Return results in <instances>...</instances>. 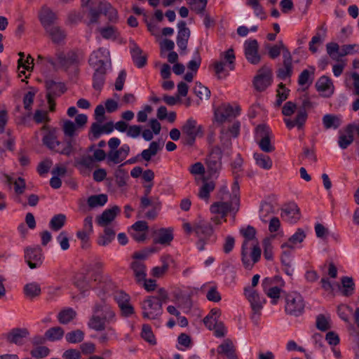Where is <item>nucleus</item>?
Wrapping results in <instances>:
<instances>
[{
  "mask_svg": "<svg viewBox=\"0 0 359 359\" xmlns=\"http://www.w3.org/2000/svg\"><path fill=\"white\" fill-rule=\"evenodd\" d=\"M182 229L188 235L195 234L197 238L196 247L201 251L205 249L206 245L215 242L217 239L213 227L201 217L192 222L183 219Z\"/></svg>",
  "mask_w": 359,
  "mask_h": 359,
  "instance_id": "f257e3e1",
  "label": "nucleus"
},
{
  "mask_svg": "<svg viewBox=\"0 0 359 359\" xmlns=\"http://www.w3.org/2000/svg\"><path fill=\"white\" fill-rule=\"evenodd\" d=\"M240 187L237 181L231 186V194H229L226 188L222 189L219 192L220 201L214 203L210 206L212 214L220 215L225 218L228 213L236 215L239 208Z\"/></svg>",
  "mask_w": 359,
  "mask_h": 359,
  "instance_id": "f03ea898",
  "label": "nucleus"
},
{
  "mask_svg": "<svg viewBox=\"0 0 359 359\" xmlns=\"http://www.w3.org/2000/svg\"><path fill=\"white\" fill-rule=\"evenodd\" d=\"M95 314L90 318L88 325L97 331L104 330L107 323L114 319L115 314L111 308L106 304H99L95 307Z\"/></svg>",
  "mask_w": 359,
  "mask_h": 359,
  "instance_id": "7ed1b4c3",
  "label": "nucleus"
},
{
  "mask_svg": "<svg viewBox=\"0 0 359 359\" xmlns=\"http://www.w3.org/2000/svg\"><path fill=\"white\" fill-rule=\"evenodd\" d=\"M306 236V231L302 229H298L287 240L281 245L283 255L281 257L282 263L287 266H291L292 250L302 248V243Z\"/></svg>",
  "mask_w": 359,
  "mask_h": 359,
  "instance_id": "20e7f679",
  "label": "nucleus"
},
{
  "mask_svg": "<svg viewBox=\"0 0 359 359\" xmlns=\"http://www.w3.org/2000/svg\"><path fill=\"white\" fill-rule=\"evenodd\" d=\"M297 112V116L294 119L290 118H285L284 121L289 129L295 126L301 128L304 124L306 118L307 114L304 108H297L295 103L289 101L287 102L282 109V113L285 116H290Z\"/></svg>",
  "mask_w": 359,
  "mask_h": 359,
  "instance_id": "39448f33",
  "label": "nucleus"
},
{
  "mask_svg": "<svg viewBox=\"0 0 359 359\" xmlns=\"http://www.w3.org/2000/svg\"><path fill=\"white\" fill-rule=\"evenodd\" d=\"M322 287L329 292L334 293L337 290L344 296H351L355 290V284L353 279L344 276L341 279L340 285H335L334 282L330 281L326 278L321 279Z\"/></svg>",
  "mask_w": 359,
  "mask_h": 359,
  "instance_id": "423d86ee",
  "label": "nucleus"
},
{
  "mask_svg": "<svg viewBox=\"0 0 359 359\" xmlns=\"http://www.w3.org/2000/svg\"><path fill=\"white\" fill-rule=\"evenodd\" d=\"M244 295L249 302L252 310L251 318L252 320L257 322L266 300L252 287H245L244 288Z\"/></svg>",
  "mask_w": 359,
  "mask_h": 359,
  "instance_id": "0eeeda50",
  "label": "nucleus"
},
{
  "mask_svg": "<svg viewBox=\"0 0 359 359\" xmlns=\"http://www.w3.org/2000/svg\"><path fill=\"white\" fill-rule=\"evenodd\" d=\"M54 60H50V63L53 66H80L82 65V56L74 51H57L53 56Z\"/></svg>",
  "mask_w": 359,
  "mask_h": 359,
  "instance_id": "6e6552de",
  "label": "nucleus"
},
{
  "mask_svg": "<svg viewBox=\"0 0 359 359\" xmlns=\"http://www.w3.org/2000/svg\"><path fill=\"white\" fill-rule=\"evenodd\" d=\"M305 304L302 296L296 292L289 293L285 299V311L295 316L301 315L304 309Z\"/></svg>",
  "mask_w": 359,
  "mask_h": 359,
  "instance_id": "1a4fd4ad",
  "label": "nucleus"
},
{
  "mask_svg": "<svg viewBox=\"0 0 359 359\" xmlns=\"http://www.w3.org/2000/svg\"><path fill=\"white\" fill-rule=\"evenodd\" d=\"M143 317L150 320L156 319L163 312L161 303L156 297H148L142 304Z\"/></svg>",
  "mask_w": 359,
  "mask_h": 359,
  "instance_id": "9d476101",
  "label": "nucleus"
},
{
  "mask_svg": "<svg viewBox=\"0 0 359 359\" xmlns=\"http://www.w3.org/2000/svg\"><path fill=\"white\" fill-rule=\"evenodd\" d=\"M241 257L245 267L251 269L261 257V249L259 245L242 246Z\"/></svg>",
  "mask_w": 359,
  "mask_h": 359,
  "instance_id": "9b49d317",
  "label": "nucleus"
},
{
  "mask_svg": "<svg viewBox=\"0 0 359 359\" xmlns=\"http://www.w3.org/2000/svg\"><path fill=\"white\" fill-rule=\"evenodd\" d=\"M221 158V149L219 147L212 149L206 158L208 172L210 177H217V173L222 167Z\"/></svg>",
  "mask_w": 359,
  "mask_h": 359,
  "instance_id": "f8f14e48",
  "label": "nucleus"
},
{
  "mask_svg": "<svg viewBox=\"0 0 359 359\" xmlns=\"http://www.w3.org/2000/svg\"><path fill=\"white\" fill-rule=\"evenodd\" d=\"M255 140L262 151L271 152L273 150L270 142V129L268 126L261 125L256 128Z\"/></svg>",
  "mask_w": 359,
  "mask_h": 359,
  "instance_id": "ddd939ff",
  "label": "nucleus"
},
{
  "mask_svg": "<svg viewBox=\"0 0 359 359\" xmlns=\"http://www.w3.org/2000/svg\"><path fill=\"white\" fill-rule=\"evenodd\" d=\"M90 65L97 67L111 66L109 51L106 48H100L93 52L89 58Z\"/></svg>",
  "mask_w": 359,
  "mask_h": 359,
  "instance_id": "4468645a",
  "label": "nucleus"
},
{
  "mask_svg": "<svg viewBox=\"0 0 359 359\" xmlns=\"http://www.w3.org/2000/svg\"><path fill=\"white\" fill-rule=\"evenodd\" d=\"M244 52L246 59L252 64L257 65L260 60L258 53V42L256 39L246 40L244 43Z\"/></svg>",
  "mask_w": 359,
  "mask_h": 359,
  "instance_id": "2eb2a0df",
  "label": "nucleus"
},
{
  "mask_svg": "<svg viewBox=\"0 0 359 359\" xmlns=\"http://www.w3.org/2000/svg\"><path fill=\"white\" fill-rule=\"evenodd\" d=\"M114 299L123 316L128 317L133 314L134 309L130 304V298L128 294L123 291H116L114 293Z\"/></svg>",
  "mask_w": 359,
  "mask_h": 359,
  "instance_id": "dca6fc26",
  "label": "nucleus"
},
{
  "mask_svg": "<svg viewBox=\"0 0 359 359\" xmlns=\"http://www.w3.org/2000/svg\"><path fill=\"white\" fill-rule=\"evenodd\" d=\"M25 257L31 269L40 266L43 262V255L40 248H29L25 250Z\"/></svg>",
  "mask_w": 359,
  "mask_h": 359,
  "instance_id": "f3484780",
  "label": "nucleus"
},
{
  "mask_svg": "<svg viewBox=\"0 0 359 359\" xmlns=\"http://www.w3.org/2000/svg\"><path fill=\"white\" fill-rule=\"evenodd\" d=\"M238 114V108L233 107L228 103L222 104L215 111V119L218 123H222L228 118L236 116Z\"/></svg>",
  "mask_w": 359,
  "mask_h": 359,
  "instance_id": "a211bd4d",
  "label": "nucleus"
},
{
  "mask_svg": "<svg viewBox=\"0 0 359 359\" xmlns=\"http://www.w3.org/2000/svg\"><path fill=\"white\" fill-rule=\"evenodd\" d=\"M171 70L187 82L192 81L197 74V69H161V75L162 78H168L171 74Z\"/></svg>",
  "mask_w": 359,
  "mask_h": 359,
  "instance_id": "6ab92c4d",
  "label": "nucleus"
},
{
  "mask_svg": "<svg viewBox=\"0 0 359 359\" xmlns=\"http://www.w3.org/2000/svg\"><path fill=\"white\" fill-rule=\"evenodd\" d=\"M182 133L192 141L203 134L202 126L198 125L196 121L193 118L188 119L183 125Z\"/></svg>",
  "mask_w": 359,
  "mask_h": 359,
  "instance_id": "aec40b11",
  "label": "nucleus"
},
{
  "mask_svg": "<svg viewBox=\"0 0 359 359\" xmlns=\"http://www.w3.org/2000/svg\"><path fill=\"white\" fill-rule=\"evenodd\" d=\"M271 83L272 74L270 71L259 72L253 80L254 87L258 91L264 90Z\"/></svg>",
  "mask_w": 359,
  "mask_h": 359,
  "instance_id": "412c9836",
  "label": "nucleus"
},
{
  "mask_svg": "<svg viewBox=\"0 0 359 359\" xmlns=\"http://www.w3.org/2000/svg\"><path fill=\"white\" fill-rule=\"evenodd\" d=\"M177 27L178 32L177 36V45L181 50L184 51L186 50L187 48V43L191 32L189 29L187 27L184 21L179 22Z\"/></svg>",
  "mask_w": 359,
  "mask_h": 359,
  "instance_id": "4be33fe9",
  "label": "nucleus"
},
{
  "mask_svg": "<svg viewBox=\"0 0 359 359\" xmlns=\"http://www.w3.org/2000/svg\"><path fill=\"white\" fill-rule=\"evenodd\" d=\"M281 216L289 223H296L300 218L299 208L296 203H289L283 208Z\"/></svg>",
  "mask_w": 359,
  "mask_h": 359,
  "instance_id": "5701e85b",
  "label": "nucleus"
},
{
  "mask_svg": "<svg viewBox=\"0 0 359 359\" xmlns=\"http://www.w3.org/2000/svg\"><path fill=\"white\" fill-rule=\"evenodd\" d=\"M318 93L325 97H329L334 93V85L328 77L321 76L316 83Z\"/></svg>",
  "mask_w": 359,
  "mask_h": 359,
  "instance_id": "b1692460",
  "label": "nucleus"
},
{
  "mask_svg": "<svg viewBox=\"0 0 359 359\" xmlns=\"http://www.w3.org/2000/svg\"><path fill=\"white\" fill-rule=\"evenodd\" d=\"M271 283V278H264L262 281L263 290L271 299V304H276L280 297L281 289L278 286H272Z\"/></svg>",
  "mask_w": 359,
  "mask_h": 359,
  "instance_id": "393cba45",
  "label": "nucleus"
},
{
  "mask_svg": "<svg viewBox=\"0 0 359 359\" xmlns=\"http://www.w3.org/2000/svg\"><path fill=\"white\" fill-rule=\"evenodd\" d=\"M39 20L45 28V29H48L52 27V25L57 20L56 14L48 7L43 6L39 12Z\"/></svg>",
  "mask_w": 359,
  "mask_h": 359,
  "instance_id": "a878e982",
  "label": "nucleus"
},
{
  "mask_svg": "<svg viewBox=\"0 0 359 359\" xmlns=\"http://www.w3.org/2000/svg\"><path fill=\"white\" fill-rule=\"evenodd\" d=\"M129 151L128 144H123L118 150L111 151L108 154V163L118 164L122 162L128 155Z\"/></svg>",
  "mask_w": 359,
  "mask_h": 359,
  "instance_id": "bb28decb",
  "label": "nucleus"
},
{
  "mask_svg": "<svg viewBox=\"0 0 359 359\" xmlns=\"http://www.w3.org/2000/svg\"><path fill=\"white\" fill-rule=\"evenodd\" d=\"M120 212L118 206H114L111 208L105 210L100 216L97 217V222L100 226H105L110 224Z\"/></svg>",
  "mask_w": 359,
  "mask_h": 359,
  "instance_id": "cd10ccee",
  "label": "nucleus"
},
{
  "mask_svg": "<svg viewBox=\"0 0 359 359\" xmlns=\"http://www.w3.org/2000/svg\"><path fill=\"white\" fill-rule=\"evenodd\" d=\"M240 233L243 237L242 246L259 245L256 238V231L252 226H248L240 229Z\"/></svg>",
  "mask_w": 359,
  "mask_h": 359,
  "instance_id": "c85d7f7f",
  "label": "nucleus"
},
{
  "mask_svg": "<svg viewBox=\"0 0 359 359\" xmlns=\"http://www.w3.org/2000/svg\"><path fill=\"white\" fill-rule=\"evenodd\" d=\"M172 258L170 255H163L161 258L162 265L161 266H155L151 271L152 276L156 278L162 277L168 270L170 264L172 262Z\"/></svg>",
  "mask_w": 359,
  "mask_h": 359,
  "instance_id": "c756f323",
  "label": "nucleus"
},
{
  "mask_svg": "<svg viewBox=\"0 0 359 359\" xmlns=\"http://www.w3.org/2000/svg\"><path fill=\"white\" fill-rule=\"evenodd\" d=\"M172 229H161L156 232L154 241L161 245H169L173 239Z\"/></svg>",
  "mask_w": 359,
  "mask_h": 359,
  "instance_id": "7c9ffc66",
  "label": "nucleus"
},
{
  "mask_svg": "<svg viewBox=\"0 0 359 359\" xmlns=\"http://www.w3.org/2000/svg\"><path fill=\"white\" fill-rule=\"evenodd\" d=\"M236 56L232 48H229L226 51L220 54L219 60L216 62L215 67H224L225 66L234 65Z\"/></svg>",
  "mask_w": 359,
  "mask_h": 359,
  "instance_id": "2f4dec72",
  "label": "nucleus"
},
{
  "mask_svg": "<svg viewBox=\"0 0 359 359\" xmlns=\"http://www.w3.org/2000/svg\"><path fill=\"white\" fill-rule=\"evenodd\" d=\"M353 128L351 126H348L345 130L339 131L338 143L341 149H344L347 148L353 142Z\"/></svg>",
  "mask_w": 359,
  "mask_h": 359,
  "instance_id": "473e14b6",
  "label": "nucleus"
},
{
  "mask_svg": "<svg viewBox=\"0 0 359 359\" xmlns=\"http://www.w3.org/2000/svg\"><path fill=\"white\" fill-rule=\"evenodd\" d=\"M27 334V331L24 329L13 330L8 334L7 339L11 343L21 345L24 343Z\"/></svg>",
  "mask_w": 359,
  "mask_h": 359,
  "instance_id": "72a5a7b5",
  "label": "nucleus"
},
{
  "mask_svg": "<svg viewBox=\"0 0 359 359\" xmlns=\"http://www.w3.org/2000/svg\"><path fill=\"white\" fill-rule=\"evenodd\" d=\"M323 124L326 129H337L341 123V117L334 114H325L323 117Z\"/></svg>",
  "mask_w": 359,
  "mask_h": 359,
  "instance_id": "f704fd0d",
  "label": "nucleus"
},
{
  "mask_svg": "<svg viewBox=\"0 0 359 359\" xmlns=\"http://www.w3.org/2000/svg\"><path fill=\"white\" fill-rule=\"evenodd\" d=\"M202 289L206 290V298L209 301L219 302L222 299L221 294L217 290V287L215 284H204Z\"/></svg>",
  "mask_w": 359,
  "mask_h": 359,
  "instance_id": "c9c22d12",
  "label": "nucleus"
},
{
  "mask_svg": "<svg viewBox=\"0 0 359 359\" xmlns=\"http://www.w3.org/2000/svg\"><path fill=\"white\" fill-rule=\"evenodd\" d=\"M149 126L151 130L149 129H145L142 131V137L146 141H150L153 139L154 135H158L161 131V124L156 119H151L149 121Z\"/></svg>",
  "mask_w": 359,
  "mask_h": 359,
  "instance_id": "e433bc0d",
  "label": "nucleus"
},
{
  "mask_svg": "<svg viewBox=\"0 0 359 359\" xmlns=\"http://www.w3.org/2000/svg\"><path fill=\"white\" fill-rule=\"evenodd\" d=\"M325 340L328 343V344L332 347V351L333 352L334 356L336 358H341V352L337 348L336 346L339 343V335L334 332H328L325 336Z\"/></svg>",
  "mask_w": 359,
  "mask_h": 359,
  "instance_id": "4c0bfd02",
  "label": "nucleus"
},
{
  "mask_svg": "<svg viewBox=\"0 0 359 359\" xmlns=\"http://www.w3.org/2000/svg\"><path fill=\"white\" fill-rule=\"evenodd\" d=\"M326 32H327L326 28L322 27L319 29L318 32L315 36H313L312 37L311 40L310 41V42L309 43V50L312 53H315L317 52L318 46L323 43L324 38L325 36Z\"/></svg>",
  "mask_w": 359,
  "mask_h": 359,
  "instance_id": "58836bf2",
  "label": "nucleus"
},
{
  "mask_svg": "<svg viewBox=\"0 0 359 359\" xmlns=\"http://www.w3.org/2000/svg\"><path fill=\"white\" fill-rule=\"evenodd\" d=\"M217 353L219 354L225 355L229 359H235L234 346L233 342L229 340H225L217 348Z\"/></svg>",
  "mask_w": 359,
  "mask_h": 359,
  "instance_id": "ea45409f",
  "label": "nucleus"
},
{
  "mask_svg": "<svg viewBox=\"0 0 359 359\" xmlns=\"http://www.w3.org/2000/svg\"><path fill=\"white\" fill-rule=\"evenodd\" d=\"M114 289V283L111 278L107 275H103L101 276V280L99 281V285L97 287V294L101 296V292L103 293L109 294Z\"/></svg>",
  "mask_w": 359,
  "mask_h": 359,
  "instance_id": "a19ab883",
  "label": "nucleus"
},
{
  "mask_svg": "<svg viewBox=\"0 0 359 359\" xmlns=\"http://www.w3.org/2000/svg\"><path fill=\"white\" fill-rule=\"evenodd\" d=\"M100 10L110 22H116L118 20V12L109 3H101Z\"/></svg>",
  "mask_w": 359,
  "mask_h": 359,
  "instance_id": "79ce46f5",
  "label": "nucleus"
},
{
  "mask_svg": "<svg viewBox=\"0 0 359 359\" xmlns=\"http://www.w3.org/2000/svg\"><path fill=\"white\" fill-rule=\"evenodd\" d=\"M253 157L256 165L259 168L264 170H269L272 168L273 162L269 156L260 153H255Z\"/></svg>",
  "mask_w": 359,
  "mask_h": 359,
  "instance_id": "37998d69",
  "label": "nucleus"
},
{
  "mask_svg": "<svg viewBox=\"0 0 359 359\" xmlns=\"http://www.w3.org/2000/svg\"><path fill=\"white\" fill-rule=\"evenodd\" d=\"M131 267L133 270L136 280L138 282L144 280L147 276L146 267L142 262L134 260L132 262Z\"/></svg>",
  "mask_w": 359,
  "mask_h": 359,
  "instance_id": "c03bdc74",
  "label": "nucleus"
},
{
  "mask_svg": "<svg viewBox=\"0 0 359 359\" xmlns=\"http://www.w3.org/2000/svg\"><path fill=\"white\" fill-rule=\"evenodd\" d=\"M130 51L134 62L138 67H143L146 65V56L142 54L141 49L134 43L130 47Z\"/></svg>",
  "mask_w": 359,
  "mask_h": 359,
  "instance_id": "a18cd8bd",
  "label": "nucleus"
},
{
  "mask_svg": "<svg viewBox=\"0 0 359 359\" xmlns=\"http://www.w3.org/2000/svg\"><path fill=\"white\" fill-rule=\"evenodd\" d=\"M301 53H303V51L300 48H298L294 52L293 57H292L290 52L289 51V50L287 48H285V49H283V52L282 55H283L284 67H291L292 66L298 63L299 60L294 59V57H295V55L300 54Z\"/></svg>",
  "mask_w": 359,
  "mask_h": 359,
  "instance_id": "49530a36",
  "label": "nucleus"
},
{
  "mask_svg": "<svg viewBox=\"0 0 359 359\" xmlns=\"http://www.w3.org/2000/svg\"><path fill=\"white\" fill-rule=\"evenodd\" d=\"M77 149V140L74 138H71L69 140L65 141L64 143L60 144L59 149L57 152H59L65 155H70L73 154Z\"/></svg>",
  "mask_w": 359,
  "mask_h": 359,
  "instance_id": "de8ad7c7",
  "label": "nucleus"
},
{
  "mask_svg": "<svg viewBox=\"0 0 359 359\" xmlns=\"http://www.w3.org/2000/svg\"><path fill=\"white\" fill-rule=\"evenodd\" d=\"M326 50L327 55L336 61H339L343 57L341 46L340 47L337 43L331 42L327 43Z\"/></svg>",
  "mask_w": 359,
  "mask_h": 359,
  "instance_id": "09e8293b",
  "label": "nucleus"
},
{
  "mask_svg": "<svg viewBox=\"0 0 359 359\" xmlns=\"http://www.w3.org/2000/svg\"><path fill=\"white\" fill-rule=\"evenodd\" d=\"M219 316L220 311L219 309H212L210 313L204 318L203 323L209 330H212L219 322Z\"/></svg>",
  "mask_w": 359,
  "mask_h": 359,
  "instance_id": "8fccbe9b",
  "label": "nucleus"
},
{
  "mask_svg": "<svg viewBox=\"0 0 359 359\" xmlns=\"http://www.w3.org/2000/svg\"><path fill=\"white\" fill-rule=\"evenodd\" d=\"M273 212V206L271 203L263 202L259 208V218L263 222H267L271 217Z\"/></svg>",
  "mask_w": 359,
  "mask_h": 359,
  "instance_id": "3c124183",
  "label": "nucleus"
},
{
  "mask_svg": "<svg viewBox=\"0 0 359 359\" xmlns=\"http://www.w3.org/2000/svg\"><path fill=\"white\" fill-rule=\"evenodd\" d=\"M102 36L106 39L116 40L119 36L117 28L112 25L106 26L99 29Z\"/></svg>",
  "mask_w": 359,
  "mask_h": 359,
  "instance_id": "603ef678",
  "label": "nucleus"
},
{
  "mask_svg": "<svg viewBox=\"0 0 359 359\" xmlns=\"http://www.w3.org/2000/svg\"><path fill=\"white\" fill-rule=\"evenodd\" d=\"M107 202V196L103 194L90 196L87 201L88 206L91 208L103 206Z\"/></svg>",
  "mask_w": 359,
  "mask_h": 359,
  "instance_id": "864d4df0",
  "label": "nucleus"
},
{
  "mask_svg": "<svg viewBox=\"0 0 359 359\" xmlns=\"http://www.w3.org/2000/svg\"><path fill=\"white\" fill-rule=\"evenodd\" d=\"M43 143L50 149L57 151L60 147L54 132L48 133L43 139Z\"/></svg>",
  "mask_w": 359,
  "mask_h": 359,
  "instance_id": "5fc2aeb1",
  "label": "nucleus"
},
{
  "mask_svg": "<svg viewBox=\"0 0 359 359\" xmlns=\"http://www.w3.org/2000/svg\"><path fill=\"white\" fill-rule=\"evenodd\" d=\"M66 220L67 218L64 214L55 215L50 219L49 226L52 230L57 231L64 226Z\"/></svg>",
  "mask_w": 359,
  "mask_h": 359,
  "instance_id": "6e6d98bb",
  "label": "nucleus"
},
{
  "mask_svg": "<svg viewBox=\"0 0 359 359\" xmlns=\"http://www.w3.org/2000/svg\"><path fill=\"white\" fill-rule=\"evenodd\" d=\"M24 292L27 297L34 298L41 293L40 285L35 282L27 283L24 287Z\"/></svg>",
  "mask_w": 359,
  "mask_h": 359,
  "instance_id": "4d7b16f0",
  "label": "nucleus"
},
{
  "mask_svg": "<svg viewBox=\"0 0 359 359\" xmlns=\"http://www.w3.org/2000/svg\"><path fill=\"white\" fill-rule=\"evenodd\" d=\"M160 149V145L156 142H152L150 143L149 147L148 149H144L142 151L141 156L142 158L148 161H149L152 157H154L158 151Z\"/></svg>",
  "mask_w": 359,
  "mask_h": 359,
  "instance_id": "13d9d810",
  "label": "nucleus"
},
{
  "mask_svg": "<svg viewBox=\"0 0 359 359\" xmlns=\"http://www.w3.org/2000/svg\"><path fill=\"white\" fill-rule=\"evenodd\" d=\"M8 182L10 184H13L15 192L17 194L20 195L24 193L26 188V183L22 177H18L17 178H14L9 177H8Z\"/></svg>",
  "mask_w": 359,
  "mask_h": 359,
  "instance_id": "bf43d9fd",
  "label": "nucleus"
},
{
  "mask_svg": "<svg viewBox=\"0 0 359 359\" xmlns=\"http://www.w3.org/2000/svg\"><path fill=\"white\" fill-rule=\"evenodd\" d=\"M105 74V69H96L93 74V88L95 89H101L104 82Z\"/></svg>",
  "mask_w": 359,
  "mask_h": 359,
  "instance_id": "052dcab7",
  "label": "nucleus"
},
{
  "mask_svg": "<svg viewBox=\"0 0 359 359\" xmlns=\"http://www.w3.org/2000/svg\"><path fill=\"white\" fill-rule=\"evenodd\" d=\"M64 330L60 327H55L48 330L45 333V337L49 341H57L62 338Z\"/></svg>",
  "mask_w": 359,
  "mask_h": 359,
  "instance_id": "680f3d73",
  "label": "nucleus"
},
{
  "mask_svg": "<svg viewBox=\"0 0 359 359\" xmlns=\"http://www.w3.org/2000/svg\"><path fill=\"white\" fill-rule=\"evenodd\" d=\"M18 55L19 59L17 67H34V60L30 55H26L23 52H20Z\"/></svg>",
  "mask_w": 359,
  "mask_h": 359,
  "instance_id": "e2e57ef3",
  "label": "nucleus"
},
{
  "mask_svg": "<svg viewBox=\"0 0 359 359\" xmlns=\"http://www.w3.org/2000/svg\"><path fill=\"white\" fill-rule=\"evenodd\" d=\"M313 80V73L309 69H305L299 77V84L304 88H307Z\"/></svg>",
  "mask_w": 359,
  "mask_h": 359,
  "instance_id": "0e129e2a",
  "label": "nucleus"
},
{
  "mask_svg": "<svg viewBox=\"0 0 359 359\" xmlns=\"http://www.w3.org/2000/svg\"><path fill=\"white\" fill-rule=\"evenodd\" d=\"M76 316V312L72 309H65L61 311L57 316L58 320L62 324H67Z\"/></svg>",
  "mask_w": 359,
  "mask_h": 359,
  "instance_id": "69168bd1",
  "label": "nucleus"
},
{
  "mask_svg": "<svg viewBox=\"0 0 359 359\" xmlns=\"http://www.w3.org/2000/svg\"><path fill=\"white\" fill-rule=\"evenodd\" d=\"M142 338L151 345L156 344V338L151 330V327L148 325H143L141 332Z\"/></svg>",
  "mask_w": 359,
  "mask_h": 359,
  "instance_id": "338daca9",
  "label": "nucleus"
},
{
  "mask_svg": "<svg viewBox=\"0 0 359 359\" xmlns=\"http://www.w3.org/2000/svg\"><path fill=\"white\" fill-rule=\"evenodd\" d=\"M46 32L49 34L53 41L55 43H59L62 41L65 38V32L58 27H52L48 29Z\"/></svg>",
  "mask_w": 359,
  "mask_h": 359,
  "instance_id": "774afa93",
  "label": "nucleus"
}]
</instances>
